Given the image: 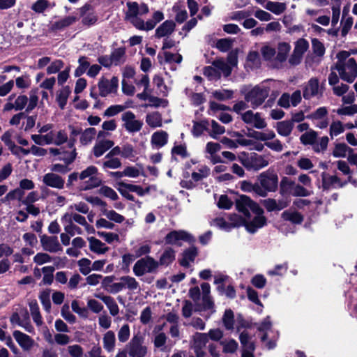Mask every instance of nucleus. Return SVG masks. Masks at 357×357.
Here are the masks:
<instances>
[{
	"instance_id": "obj_1",
	"label": "nucleus",
	"mask_w": 357,
	"mask_h": 357,
	"mask_svg": "<svg viewBox=\"0 0 357 357\" xmlns=\"http://www.w3.org/2000/svg\"><path fill=\"white\" fill-rule=\"evenodd\" d=\"M39 134L31 135L32 140L35 144L43 146L54 144L61 146L68 142V136L65 130H54V125L52 123H46L40 126L38 124Z\"/></svg>"
},
{
	"instance_id": "obj_2",
	"label": "nucleus",
	"mask_w": 357,
	"mask_h": 357,
	"mask_svg": "<svg viewBox=\"0 0 357 357\" xmlns=\"http://www.w3.org/2000/svg\"><path fill=\"white\" fill-rule=\"evenodd\" d=\"M291 47L289 43L280 42L277 49L270 45H265L261 48V54L264 60L268 61L274 68H281L287 61Z\"/></svg>"
},
{
	"instance_id": "obj_3",
	"label": "nucleus",
	"mask_w": 357,
	"mask_h": 357,
	"mask_svg": "<svg viewBox=\"0 0 357 357\" xmlns=\"http://www.w3.org/2000/svg\"><path fill=\"white\" fill-rule=\"evenodd\" d=\"M259 196L266 197L268 192H275L278 187V176L273 169H268L257 176Z\"/></svg>"
},
{
	"instance_id": "obj_4",
	"label": "nucleus",
	"mask_w": 357,
	"mask_h": 357,
	"mask_svg": "<svg viewBox=\"0 0 357 357\" xmlns=\"http://www.w3.org/2000/svg\"><path fill=\"white\" fill-rule=\"evenodd\" d=\"M345 56L344 60L340 59L336 64V69L343 80L351 83L357 77V63L354 58H349L347 52L341 53V56Z\"/></svg>"
},
{
	"instance_id": "obj_5",
	"label": "nucleus",
	"mask_w": 357,
	"mask_h": 357,
	"mask_svg": "<svg viewBox=\"0 0 357 357\" xmlns=\"http://www.w3.org/2000/svg\"><path fill=\"white\" fill-rule=\"evenodd\" d=\"M128 10L126 12L125 19L129 21L135 28L142 30L144 28V20L139 17L149 13V9L146 4H139L135 1H128L126 3Z\"/></svg>"
},
{
	"instance_id": "obj_6",
	"label": "nucleus",
	"mask_w": 357,
	"mask_h": 357,
	"mask_svg": "<svg viewBox=\"0 0 357 357\" xmlns=\"http://www.w3.org/2000/svg\"><path fill=\"white\" fill-rule=\"evenodd\" d=\"M79 180L82 183L79 185L80 190H89L100 185L102 181L98 176V169L94 165H90L79 172Z\"/></svg>"
},
{
	"instance_id": "obj_7",
	"label": "nucleus",
	"mask_w": 357,
	"mask_h": 357,
	"mask_svg": "<svg viewBox=\"0 0 357 357\" xmlns=\"http://www.w3.org/2000/svg\"><path fill=\"white\" fill-rule=\"evenodd\" d=\"M144 338L137 333L133 335L126 345L128 354L130 357H145L147 354V347L144 344Z\"/></svg>"
},
{
	"instance_id": "obj_8",
	"label": "nucleus",
	"mask_w": 357,
	"mask_h": 357,
	"mask_svg": "<svg viewBox=\"0 0 357 357\" xmlns=\"http://www.w3.org/2000/svg\"><path fill=\"white\" fill-rule=\"evenodd\" d=\"M268 93V87L263 85L256 86L245 95V99L253 108H256L264 102Z\"/></svg>"
},
{
	"instance_id": "obj_9",
	"label": "nucleus",
	"mask_w": 357,
	"mask_h": 357,
	"mask_svg": "<svg viewBox=\"0 0 357 357\" xmlns=\"http://www.w3.org/2000/svg\"><path fill=\"white\" fill-rule=\"evenodd\" d=\"M159 263L151 257L142 258L136 261L133 266V273L140 277L146 273L154 272L158 267Z\"/></svg>"
},
{
	"instance_id": "obj_10",
	"label": "nucleus",
	"mask_w": 357,
	"mask_h": 357,
	"mask_svg": "<svg viewBox=\"0 0 357 357\" xmlns=\"http://www.w3.org/2000/svg\"><path fill=\"white\" fill-rule=\"evenodd\" d=\"M123 127L129 133H135L140 131L143 127L142 121L137 119L136 115L130 111L125 112L121 114Z\"/></svg>"
},
{
	"instance_id": "obj_11",
	"label": "nucleus",
	"mask_w": 357,
	"mask_h": 357,
	"mask_svg": "<svg viewBox=\"0 0 357 357\" xmlns=\"http://www.w3.org/2000/svg\"><path fill=\"white\" fill-rule=\"evenodd\" d=\"M236 206L237 210L245 217L250 215V210L252 212L261 211L259 205L246 195H242L236 200Z\"/></svg>"
},
{
	"instance_id": "obj_12",
	"label": "nucleus",
	"mask_w": 357,
	"mask_h": 357,
	"mask_svg": "<svg viewBox=\"0 0 357 357\" xmlns=\"http://www.w3.org/2000/svg\"><path fill=\"white\" fill-rule=\"evenodd\" d=\"M328 111L326 107H320L309 114L307 118L320 129L326 128L329 124Z\"/></svg>"
},
{
	"instance_id": "obj_13",
	"label": "nucleus",
	"mask_w": 357,
	"mask_h": 357,
	"mask_svg": "<svg viewBox=\"0 0 357 357\" xmlns=\"http://www.w3.org/2000/svg\"><path fill=\"white\" fill-rule=\"evenodd\" d=\"M255 217L251 218L250 214L245 217V227L246 230L251 233H255L259 229L263 227L266 224V218L263 215L264 211L261 208V211L252 212Z\"/></svg>"
},
{
	"instance_id": "obj_14",
	"label": "nucleus",
	"mask_w": 357,
	"mask_h": 357,
	"mask_svg": "<svg viewBox=\"0 0 357 357\" xmlns=\"http://www.w3.org/2000/svg\"><path fill=\"white\" fill-rule=\"evenodd\" d=\"M118 86L119 79L116 77H112L111 79L102 77L98 83L99 95L102 97H106L110 93H115L117 91Z\"/></svg>"
},
{
	"instance_id": "obj_15",
	"label": "nucleus",
	"mask_w": 357,
	"mask_h": 357,
	"mask_svg": "<svg viewBox=\"0 0 357 357\" xmlns=\"http://www.w3.org/2000/svg\"><path fill=\"white\" fill-rule=\"evenodd\" d=\"M323 88L319 85L317 78H311L304 86L303 95L305 99H310L312 97L321 96Z\"/></svg>"
},
{
	"instance_id": "obj_16",
	"label": "nucleus",
	"mask_w": 357,
	"mask_h": 357,
	"mask_svg": "<svg viewBox=\"0 0 357 357\" xmlns=\"http://www.w3.org/2000/svg\"><path fill=\"white\" fill-rule=\"evenodd\" d=\"M208 342L206 333H195L192 336L191 347L195 350L197 357H203L204 352L203 349Z\"/></svg>"
},
{
	"instance_id": "obj_17",
	"label": "nucleus",
	"mask_w": 357,
	"mask_h": 357,
	"mask_svg": "<svg viewBox=\"0 0 357 357\" xmlns=\"http://www.w3.org/2000/svg\"><path fill=\"white\" fill-rule=\"evenodd\" d=\"M10 321L13 325L23 327L30 333H34V328L29 321V314L26 310H21L20 313L15 312L10 317Z\"/></svg>"
},
{
	"instance_id": "obj_18",
	"label": "nucleus",
	"mask_w": 357,
	"mask_h": 357,
	"mask_svg": "<svg viewBox=\"0 0 357 357\" xmlns=\"http://www.w3.org/2000/svg\"><path fill=\"white\" fill-rule=\"evenodd\" d=\"M242 119L245 123L250 124L257 129H264L267 126L265 119L259 113H254L251 110L243 113L242 114Z\"/></svg>"
},
{
	"instance_id": "obj_19",
	"label": "nucleus",
	"mask_w": 357,
	"mask_h": 357,
	"mask_svg": "<svg viewBox=\"0 0 357 357\" xmlns=\"http://www.w3.org/2000/svg\"><path fill=\"white\" fill-rule=\"evenodd\" d=\"M193 237L183 230L172 231L165 236V242L167 244L181 245V241H193Z\"/></svg>"
},
{
	"instance_id": "obj_20",
	"label": "nucleus",
	"mask_w": 357,
	"mask_h": 357,
	"mask_svg": "<svg viewBox=\"0 0 357 357\" xmlns=\"http://www.w3.org/2000/svg\"><path fill=\"white\" fill-rule=\"evenodd\" d=\"M75 139H70L68 143V150L61 148V155L58 160L63 161L68 165L72 163L77 155L76 149L75 147Z\"/></svg>"
},
{
	"instance_id": "obj_21",
	"label": "nucleus",
	"mask_w": 357,
	"mask_h": 357,
	"mask_svg": "<svg viewBox=\"0 0 357 357\" xmlns=\"http://www.w3.org/2000/svg\"><path fill=\"white\" fill-rule=\"evenodd\" d=\"M43 182L48 187L59 190L63 189L65 185L64 178L54 172L45 174L43 177Z\"/></svg>"
},
{
	"instance_id": "obj_22",
	"label": "nucleus",
	"mask_w": 357,
	"mask_h": 357,
	"mask_svg": "<svg viewBox=\"0 0 357 357\" xmlns=\"http://www.w3.org/2000/svg\"><path fill=\"white\" fill-rule=\"evenodd\" d=\"M80 16L83 24L90 26L94 24L98 17L94 12V9L91 4H85L79 8Z\"/></svg>"
},
{
	"instance_id": "obj_23",
	"label": "nucleus",
	"mask_w": 357,
	"mask_h": 357,
	"mask_svg": "<svg viewBox=\"0 0 357 357\" xmlns=\"http://www.w3.org/2000/svg\"><path fill=\"white\" fill-rule=\"evenodd\" d=\"M40 243L43 248L50 252H57L62 250L56 236L43 235L40 237Z\"/></svg>"
},
{
	"instance_id": "obj_24",
	"label": "nucleus",
	"mask_w": 357,
	"mask_h": 357,
	"mask_svg": "<svg viewBox=\"0 0 357 357\" xmlns=\"http://www.w3.org/2000/svg\"><path fill=\"white\" fill-rule=\"evenodd\" d=\"M15 96L10 95L8 98V102L4 105V111H10L12 109L22 110L28 102V98L25 95H21L16 98L14 102H12Z\"/></svg>"
},
{
	"instance_id": "obj_25",
	"label": "nucleus",
	"mask_w": 357,
	"mask_h": 357,
	"mask_svg": "<svg viewBox=\"0 0 357 357\" xmlns=\"http://www.w3.org/2000/svg\"><path fill=\"white\" fill-rule=\"evenodd\" d=\"M13 335L16 342L24 351H29L34 346V340L28 335L20 331H15L13 333Z\"/></svg>"
},
{
	"instance_id": "obj_26",
	"label": "nucleus",
	"mask_w": 357,
	"mask_h": 357,
	"mask_svg": "<svg viewBox=\"0 0 357 357\" xmlns=\"http://www.w3.org/2000/svg\"><path fill=\"white\" fill-rule=\"evenodd\" d=\"M114 145V142L112 140L97 139L92 149V153L96 158H100L112 148Z\"/></svg>"
},
{
	"instance_id": "obj_27",
	"label": "nucleus",
	"mask_w": 357,
	"mask_h": 357,
	"mask_svg": "<svg viewBox=\"0 0 357 357\" xmlns=\"http://www.w3.org/2000/svg\"><path fill=\"white\" fill-rule=\"evenodd\" d=\"M269 165L268 159L261 155L252 153L250 155V162L248 170L259 171Z\"/></svg>"
},
{
	"instance_id": "obj_28",
	"label": "nucleus",
	"mask_w": 357,
	"mask_h": 357,
	"mask_svg": "<svg viewBox=\"0 0 357 357\" xmlns=\"http://www.w3.org/2000/svg\"><path fill=\"white\" fill-rule=\"evenodd\" d=\"M347 183V182H342L336 176H331L325 174L322 175V186L326 190L342 188Z\"/></svg>"
},
{
	"instance_id": "obj_29",
	"label": "nucleus",
	"mask_w": 357,
	"mask_h": 357,
	"mask_svg": "<svg viewBox=\"0 0 357 357\" xmlns=\"http://www.w3.org/2000/svg\"><path fill=\"white\" fill-rule=\"evenodd\" d=\"M88 241L90 250L97 255H104L109 250L108 246L95 237H89Z\"/></svg>"
},
{
	"instance_id": "obj_30",
	"label": "nucleus",
	"mask_w": 357,
	"mask_h": 357,
	"mask_svg": "<svg viewBox=\"0 0 357 357\" xmlns=\"http://www.w3.org/2000/svg\"><path fill=\"white\" fill-rule=\"evenodd\" d=\"M168 142V134L164 130H158L153 133L151 138V145L160 149L164 146Z\"/></svg>"
},
{
	"instance_id": "obj_31",
	"label": "nucleus",
	"mask_w": 357,
	"mask_h": 357,
	"mask_svg": "<svg viewBox=\"0 0 357 357\" xmlns=\"http://www.w3.org/2000/svg\"><path fill=\"white\" fill-rule=\"evenodd\" d=\"M175 29V23L172 20H166L155 30V36L162 38L169 36Z\"/></svg>"
},
{
	"instance_id": "obj_32",
	"label": "nucleus",
	"mask_w": 357,
	"mask_h": 357,
	"mask_svg": "<svg viewBox=\"0 0 357 357\" xmlns=\"http://www.w3.org/2000/svg\"><path fill=\"white\" fill-rule=\"evenodd\" d=\"M95 296L103 301L112 316L115 317L119 313V306L112 297L109 296H104L102 294H96Z\"/></svg>"
},
{
	"instance_id": "obj_33",
	"label": "nucleus",
	"mask_w": 357,
	"mask_h": 357,
	"mask_svg": "<svg viewBox=\"0 0 357 357\" xmlns=\"http://www.w3.org/2000/svg\"><path fill=\"white\" fill-rule=\"evenodd\" d=\"M102 345L107 352L114 351L116 346V337L114 331H108L103 335Z\"/></svg>"
},
{
	"instance_id": "obj_34",
	"label": "nucleus",
	"mask_w": 357,
	"mask_h": 357,
	"mask_svg": "<svg viewBox=\"0 0 357 357\" xmlns=\"http://www.w3.org/2000/svg\"><path fill=\"white\" fill-rule=\"evenodd\" d=\"M294 128V123L291 121H282L276 123L275 128L279 135L284 137L289 136Z\"/></svg>"
},
{
	"instance_id": "obj_35",
	"label": "nucleus",
	"mask_w": 357,
	"mask_h": 357,
	"mask_svg": "<svg viewBox=\"0 0 357 357\" xmlns=\"http://www.w3.org/2000/svg\"><path fill=\"white\" fill-rule=\"evenodd\" d=\"M77 21V17L74 16H67L57 22H55L51 24L50 29L52 31H57L63 29Z\"/></svg>"
},
{
	"instance_id": "obj_36",
	"label": "nucleus",
	"mask_w": 357,
	"mask_h": 357,
	"mask_svg": "<svg viewBox=\"0 0 357 357\" xmlns=\"http://www.w3.org/2000/svg\"><path fill=\"white\" fill-rule=\"evenodd\" d=\"M146 123L153 128L161 127L162 125V116L158 112L149 113L146 116Z\"/></svg>"
},
{
	"instance_id": "obj_37",
	"label": "nucleus",
	"mask_w": 357,
	"mask_h": 357,
	"mask_svg": "<svg viewBox=\"0 0 357 357\" xmlns=\"http://www.w3.org/2000/svg\"><path fill=\"white\" fill-rule=\"evenodd\" d=\"M122 163L121 160L116 157L109 156L106 155L105 160L102 163V167L104 170L107 169H116L121 167Z\"/></svg>"
},
{
	"instance_id": "obj_38",
	"label": "nucleus",
	"mask_w": 357,
	"mask_h": 357,
	"mask_svg": "<svg viewBox=\"0 0 357 357\" xmlns=\"http://www.w3.org/2000/svg\"><path fill=\"white\" fill-rule=\"evenodd\" d=\"M70 93L71 90L68 86L63 87L57 92L56 100L61 109L65 107Z\"/></svg>"
},
{
	"instance_id": "obj_39",
	"label": "nucleus",
	"mask_w": 357,
	"mask_h": 357,
	"mask_svg": "<svg viewBox=\"0 0 357 357\" xmlns=\"http://www.w3.org/2000/svg\"><path fill=\"white\" fill-rule=\"evenodd\" d=\"M210 169L205 165H199L197 169L192 173V178L194 181L197 182L208 176Z\"/></svg>"
},
{
	"instance_id": "obj_40",
	"label": "nucleus",
	"mask_w": 357,
	"mask_h": 357,
	"mask_svg": "<svg viewBox=\"0 0 357 357\" xmlns=\"http://www.w3.org/2000/svg\"><path fill=\"white\" fill-rule=\"evenodd\" d=\"M96 136V130L94 128L85 129L80 133L79 142L82 145L91 144Z\"/></svg>"
},
{
	"instance_id": "obj_41",
	"label": "nucleus",
	"mask_w": 357,
	"mask_h": 357,
	"mask_svg": "<svg viewBox=\"0 0 357 357\" xmlns=\"http://www.w3.org/2000/svg\"><path fill=\"white\" fill-rule=\"evenodd\" d=\"M164 18L163 13L160 11H156L153 13L152 19L149 20L146 22H144V28L142 29L143 31L152 30L157 23L162 21Z\"/></svg>"
},
{
	"instance_id": "obj_42",
	"label": "nucleus",
	"mask_w": 357,
	"mask_h": 357,
	"mask_svg": "<svg viewBox=\"0 0 357 357\" xmlns=\"http://www.w3.org/2000/svg\"><path fill=\"white\" fill-rule=\"evenodd\" d=\"M352 149L344 143H338L335 145L333 155L335 158H345L348 153H351Z\"/></svg>"
},
{
	"instance_id": "obj_43",
	"label": "nucleus",
	"mask_w": 357,
	"mask_h": 357,
	"mask_svg": "<svg viewBox=\"0 0 357 357\" xmlns=\"http://www.w3.org/2000/svg\"><path fill=\"white\" fill-rule=\"evenodd\" d=\"M265 8L275 15H280L284 13L287 8V4L282 2L267 1Z\"/></svg>"
},
{
	"instance_id": "obj_44",
	"label": "nucleus",
	"mask_w": 357,
	"mask_h": 357,
	"mask_svg": "<svg viewBox=\"0 0 357 357\" xmlns=\"http://www.w3.org/2000/svg\"><path fill=\"white\" fill-rule=\"evenodd\" d=\"M197 255V248L195 247L190 248L184 252L183 259L181 261V264L183 266H188L191 262L194 261Z\"/></svg>"
},
{
	"instance_id": "obj_45",
	"label": "nucleus",
	"mask_w": 357,
	"mask_h": 357,
	"mask_svg": "<svg viewBox=\"0 0 357 357\" xmlns=\"http://www.w3.org/2000/svg\"><path fill=\"white\" fill-rule=\"evenodd\" d=\"M29 305L33 321L36 325L41 326L43 324V319L40 314L39 307L36 301H30Z\"/></svg>"
},
{
	"instance_id": "obj_46",
	"label": "nucleus",
	"mask_w": 357,
	"mask_h": 357,
	"mask_svg": "<svg viewBox=\"0 0 357 357\" xmlns=\"http://www.w3.org/2000/svg\"><path fill=\"white\" fill-rule=\"evenodd\" d=\"M24 196V192L22 191V189L17 188L7 193L6 195L2 199V202L3 203H6L17 199L22 202Z\"/></svg>"
},
{
	"instance_id": "obj_47",
	"label": "nucleus",
	"mask_w": 357,
	"mask_h": 357,
	"mask_svg": "<svg viewBox=\"0 0 357 357\" xmlns=\"http://www.w3.org/2000/svg\"><path fill=\"white\" fill-rule=\"evenodd\" d=\"M137 151L134 146L128 143L122 146V158L128 159L130 161H135L137 159Z\"/></svg>"
},
{
	"instance_id": "obj_48",
	"label": "nucleus",
	"mask_w": 357,
	"mask_h": 357,
	"mask_svg": "<svg viewBox=\"0 0 357 357\" xmlns=\"http://www.w3.org/2000/svg\"><path fill=\"white\" fill-rule=\"evenodd\" d=\"M344 132V126L339 120L333 121L329 128V135L331 139L343 133Z\"/></svg>"
},
{
	"instance_id": "obj_49",
	"label": "nucleus",
	"mask_w": 357,
	"mask_h": 357,
	"mask_svg": "<svg viewBox=\"0 0 357 357\" xmlns=\"http://www.w3.org/2000/svg\"><path fill=\"white\" fill-rule=\"evenodd\" d=\"M101 211H102V214L110 221L120 224V223H122L125 220L124 216L118 213L114 210H112V209L108 210L107 208H102Z\"/></svg>"
},
{
	"instance_id": "obj_50",
	"label": "nucleus",
	"mask_w": 357,
	"mask_h": 357,
	"mask_svg": "<svg viewBox=\"0 0 357 357\" xmlns=\"http://www.w3.org/2000/svg\"><path fill=\"white\" fill-rule=\"evenodd\" d=\"M259 330L264 333L261 337L262 342H266L269 337H271L270 333H273L271 330V323L269 320V317L266 318L259 325Z\"/></svg>"
},
{
	"instance_id": "obj_51",
	"label": "nucleus",
	"mask_w": 357,
	"mask_h": 357,
	"mask_svg": "<svg viewBox=\"0 0 357 357\" xmlns=\"http://www.w3.org/2000/svg\"><path fill=\"white\" fill-rule=\"evenodd\" d=\"M62 222H75L80 225H86V218L76 213H66L61 218Z\"/></svg>"
},
{
	"instance_id": "obj_52",
	"label": "nucleus",
	"mask_w": 357,
	"mask_h": 357,
	"mask_svg": "<svg viewBox=\"0 0 357 357\" xmlns=\"http://www.w3.org/2000/svg\"><path fill=\"white\" fill-rule=\"evenodd\" d=\"M248 136L257 140L267 141L274 139L275 134L273 130H268L265 132L253 131L252 132L249 133Z\"/></svg>"
},
{
	"instance_id": "obj_53",
	"label": "nucleus",
	"mask_w": 357,
	"mask_h": 357,
	"mask_svg": "<svg viewBox=\"0 0 357 357\" xmlns=\"http://www.w3.org/2000/svg\"><path fill=\"white\" fill-rule=\"evenodd\" d=\"M285 220L290 221L295 224H300L303 220V217L299 213L293 211H285L282 214Z\"/></svg>"
},
{
	"instance_id": "obj_54",
	"label": "nucleus",
	"mask_w": 357,
	"mask_h": 357,
	"mask_svg": "<svg viewBox=\"0 0 357 357\" xmlns=\"http://www.w3.org/2000/svg\"><path fill=\"white\" fill-rule=\"evenodd\" d=\"M213 66L220 72V75L222 74L225 77H228L231 73V66L223 59H218L213 61Z\"/></svg>"
},
{
	"instance_id": "obj_55",
	"label": "nucleus",
	"mask_w": 357,
	"mask_h": 357,
	"mask_svg": "<svg viewBox=\"0 0 357 357\" xmlns=\"http://www.w3.org/2000/svg\"><path fill=\"white\" fill-rule=\"evenodd\" d=\"M123 289H128L130 291H135L139 288V284L136 279L131 276L121 277Z\"/></svg>"
},
{
	"instance_id": "obj_56",
	"label": "nucleus",
	"mask_w": 357,
	"mask_h": 357,
	"mask_svg": "<svg viewBox=\"0 0 357 357\" xmlns=\"http://www.w3.org/2000/svg\"><path fill=\"white\" fill-rule=\"evenodd\" d=\"M224 353L233 354L238 349V343L232 339L225 340L220 342Z\"/></svg>"
},
{
	"instance_id": "obj_57",
	"label": "nucleus",
	"mask_w": 357,
	"mask_h": 357,
	"mask_svg": "<svg viewBox=\"0 0 357 357\" xmlns=\"http://www.w3.org/2000/svg\"><path fill=\"white\" fill-rule=\"evenodd\" d=\"M175 259V252L172 248H168L164 251L158 262L160 265H168Z\"/></svg>"
},
{
	"instance_id": "obj_58",
	"label": "nucleus",
	"mask_w": 357,
	"mask_h": 357,
	"mask_svg": "<svg viewBox=\"0 0 357 357\" xmlns=\"http://www.w3.org/2000/svg\"><path fill=\"white\" fill-rule=\"evenodd\" d=\"M98 193L100 195L104 196L113 201L117 200L119 198V196L116 191L112 188L107 185L101 186L98 190Z\"/></svg>"
},
{
	"instance_id": "obj_59",
	"label": "nucleus",
	"mask_w": 357,
	"mask_h": 357,
	"mask_svg": "<svg viewBox=\"0 0 357 357\" xmlns=\"http://www.w3.org/2000/svg\"><path fill=\"white\" fill-rule=\"evenodd\" d=\"M78 63L79 66L75 71V75L76 77H79L84 73H86L90 66V63L85 56L80 57L78 60Z\"/></svg>"
},
{
	"instance_id": "obj_60",
	"label": "nucleus",
	"mask_w": 357,
	"mask_h": 357,
	"mask_svg": "<svg viewBox=\"0 0 357 357\" xmlns=\"http://www.w3.org/2000/svg\"><path fill=\"white\" fill-rule=\"evenodd\" d=\"M339 116H353L357 114V105L353 104L349 106H342L335 111Z\"/></svg>"
},
{
	"instance_id": "obj_61",
	"label": "nucleus",
	"mask_w": 357,
	"mask_h": 357,
	"mask_svg": "<svg viewBox=\"0 0 357 357\" xmlns=\"http://www.w3.org/2000/svg\"><path fill=\"white\" fill-rule=\"evenodd\" d=\"M212 96L218 100H226L231 99L233 96V91L228 89H219L212 92Z\"/></svg>"
},
{
	"instance_id": "obj_62",
	"label": "nucleus",
	"mask_w": 357,
	"mask_h": 357,
	"mask_svg": "<svg viewBox=\"0 0 357 357\" xmlns=\"http://www.w3.org/2000/svg\"><path fill=\"white\" fill-rule=\"evenodd\" d=\"M257 183H252L249 181L244 180L240 182V188L245 192H254L259 196Z\"/></svg>"
},
{
	"instance_id": "obj_63",
	"label": "nucleus",
	"mask_w": 357,
	"mask_h": 357,
	"mask_svg": "<svg viewBox=\"0 0 357 357\" xmlns=\"http://www.w3.org/2000/svg\"><path fill=\"white\" fill-rule=\"evenodd\" d=\"M118 340L120 342L124 343L127 342L130 336V329L128 324H125L118 331Z\"/></svg>"
},
{
	"instance_id": "obj_64",
	"label": "nucleus",
	"mask_w": 357,
	"mask_h": 357,
	"mask_svg": "<svg viewBox=\"0 0 357 357\" xmlns=\"http://www.w3.org/2000/svg\"><path fill=\"white\" fill-rule=\"evenodd\" d=\"M79 270L84 275H88L91 271V261L87 258H82L77 261Z\"/></svg>"
}]
</instances>
